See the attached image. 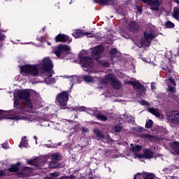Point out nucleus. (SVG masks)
Masks as SVG:
<instances>
[{"label":"nucleus","mask_w":179,"mask_h":179,"mask_svg":"<svg viewBox=\"0 0 179 179\" xmlns=\"http://www.w3.org/2000/svg\"><path fill=\"white\" fill-rule=\"evenodd\" d=\"M52 68H54L52 61H51L49 57H45L40 64L22 66L21 67V71L27 75L38 76L40 71L41 73H48L49 72L52 71Z\"/></svg>","instance_id":"nucleus-1"},{"label":"nucleus","mask_w":179,"mask_h":179,"mask_svg":"<svg viewBox=\"0 0 179 179\" xmlns=\"http://www.w3.org/2000/svg\"><path fill=\"white\" fill-rule=\"evenodd\" d=\"M69 50H71L69 46L61 44L55 48L52 52L53 54H55L57 58H64V57L68 54V51H69Z\"/></svg>","instance_id":"nucleus-2"},{"label":"nucleus","mask_w":179,"mask_h":179,"mask_svg":"<svg viewBox=\"0 0 179 179\" xmlns=\"http://www.w3.org/2000/svg\"><path fill=\"white\" fill-rule=\"evenodd\" d=\"M108 82L112 83V86L114 87V89H116V90H120V89H121V86H122L121 82L115 80V76H114L113 74L105 76V79L102 80L101 83L106 84L108 83Z\"/></svg>","instance_id":"nucleus-3"},{"label":"nucleus","mask_w":179,"mask_h":179,"mask_svg":"<svg viewBox=\"0 0 179 179\" xmlns=\"http://www.w3.org/2000/svg\"><path fill=\"white\" fill-rule=\"evenodd\" d=\"M157 36H159V34H157L155 27H148L145 31H144V38L148 44H150L152 40L156 38Z\"/></svg>","instance_id":"nucleus-4"},{"label":"nucleus","mask_w":179,"mask_h":179,"mask_svg":"<svg viewBox=\"0 0 179 179\" xmlns=\"http://www.w3.org/2000/svg\"><path fill=\"white\" fill-rule=\"evenodd\" d=\"M69 101V93L66 91H63L57 96V101L62 107H65Z\"/></svg>","instance_id":"nucleus-5"},{"label":"nucleus","mask_w":179,"mask_h":179,"mask_svg":"<svg viewBox=\"0 0 179 179\" xmlns=\"http://www.w3.org/2000/svg\"><path fill=\"white\" fill-rule=\"evenodd\" d=\"M167 118L169 120L170 122H172V124H175V125H179V112L172 111L169 112L166 115Z\"/></svg>","instance_id":"nucleus-6"},{"label":"nucleus","mask_w":179,"mask_h":179,"mask_svg":"<svg viewBox=\"0 0 179 179\" xmlns=\"http://www.w3.org/2000/svg\"><path fill=\"white\" fill-rule=\"evenodd\" d=\"M80 62L83 64V68H93V66H94L93 59L87 56L81 57Z\"/></svg>","instance_id":"nucleus-7"},{"label":"nucleus","mask_w":179,"mask_h":179,"mask_svg":"<svg viewBox=\"0 0 179 179\" xmlns=\"http://www.w3.org/2000/svg\"><path fill=\"white\" fill-rule=\"evenodd\" d=\"M92 54L91 57L93 59H99L100 58V55L103 51H104V48H103V46L98 45L95 48H93L91 49Z\"/></svg>","instance_id":"nucleus-8"},{"label":"nucleus","mask_w":179,"mask_h":179,"mask_svg":"<svg viewBox=\"0 0 179 179\" xmlns=\"http://www.w3.org/2000/svg\"><path fill=\"white\" fill-rule=\"evenodd\" d=\"M52 73H54L53 71H49L48 73H41V76L44 78L47 85H52V83H55V78H52Z\"/></svg>","instance_id":"nucleus-9"},{"label":"nucleus","mask_w":179,"mask_h":179,"mask_svg":"<svg viewBox=\"0 0 179 179\" xmlns=\"http://www.w3.org/2000/svg\"><path fill=\"white\" fill-rule=\"evenodd\" d=\"M55 41L56 43H66V41H68V43H71L72 41V39L69 38L67 35L65 34H59L55 37Z\"/></svg>","instance_id":"nucleus-10"},{"label":"nucleus","mask_w":179,"mask_h":179,"mask_svg":"<svg viewBox=\"0 0 179 179\" xmlns=\"http://www.w3.org/2000/svg\"><path fill=\"white\" fill-rule=\"evenodd\" d=\"M73 36L75 37V38H79L80 37H83V36H88L89 37H94L96 34L89 33V32H85L82 31L80 29H77L75 32V34H73Z\"/></svg>","instance_id":"nucleus-11"},{"label":"nucleus","mask_w":179,"mask_h":179,"mask_svg":"<svg viewBox=\"0 0 179 179\" xmlns=\"http://www.w3.org/2000/svg\"><path fill=\"white\" fill-rule=\"evenodd\" d=\"M31 171L30 167L24 166L22 169L21 171L18 173V177L20 178H24L29 176V173Z\"/></svg>","instance_id":"nucleus-12"},{"label":"nucleus","mask_w":179,"mask_h":179,"mask_svg":"<svg viewBox=\"0 0 179 179\" xmlns=\"http://www.w3.org/2000/svg\"><path fill=\"white\" fill-rule=\"evenodd\" d=\"M128 29L131 33H138L139 31V25L135 21H133L129 24Z\"/></svg>","instance_id":"nucleus-13"},{"label":"nucleus","mask_w":179,"mask_h":179,"mask_svg":"<svg viewBox=\"0 0 179 179\" xmlns=\"http://www.w3.org/2000/svg\"><path fill=\"white\" fill-rule=\"evenodd\" d=\"M134 89L140 94H145V87L140 83L136 82Z\"/></svg>","instance_id":"nucleus-14"},{"label":"nucleus","mask_w":179,"mask_h":179,"mask_svg":"<svg viewBox=\"0 0 179 179\" xmlns=\"http://www.w3.org/2000/svg\"><path fill=\"white\" fill-rule=\"evenodd\" d=\"M17 96L20 100H29L30 99V92L28 91H22L17 94Z\"/></svg>","instance_id":"nucleus-15"},{"label":"nucleus","mask_w":179,"mask_h":179,"mask_svg":"<svg viewBox=\"0 0 179 179\" xmlns=\"http://www.w3.org/2000/svg\"><path fill=\"white\" fill-rule=\"evenodd\" d=\"M82 79L84 80V82H87V83H94V82H96V80H99V78L96 76L93 77L89 75L83 76Z\"/></svg>","instance_id":"nucleus-16"},{"label":"nucleus","mask_w":179,"mask_h":179,"mask_svg":"<svg viewBox=\"0 0 179 179\" xmlns=\"http://www.w3.org/2000/svg\"><path fill=\"white\" fill-rule=\"evenodd\" d=\"M143 2H145L146 3H149L150 6H155L157 8H159L160 6V1L159 0H142Z\"/></svg>","instance_id":"nucleus-17"},{"label":"nucleus","mask_w":179,"mask_h":179,"mask_svg":"<svg viewBox=\"0 0 179 179\" xmlns=\"http://www.w3.org/2000/svg\"><path fill=\"white\" fill-rule=\"evenodd\" d=\"M95 3H99V5L108 6L113 3V0H94Z\"/></svg>","instance_id":"nucleus-18"},{"label":"nucleus","mask_w":179,"mask_h":179,"mask_svg":"<svg viewBox=\"0 0 179 179\" xmlns=\"http://www.w3.org/2000/svg\"><path fill=\"white\" fill-rule=\"evenodd\" d=\"M170 145L175 153H176V155H179V143L177 141H173L171 143Z\"/></svg>","instance_id":"nucleus-19"},{"label":"nucleus","mask_w":179,"mask_h":179,"mask_svg":"<svg viewBox=\"0 0 179 179\" xmlns=\"http://www.w3.org/2000/svg\"><path fill=\"white\" fill-rule=\"evenodd\" d=\"M29 146V142L27 141V136H23L22 138L21 143L19 145V148H27Z\"/></svg>","instance_id":"nucleus-20"},{"label":"nucleus","mask_w":179,"mask_h":179,"mask_svg":"<svg viewBox=\"0 0 179 179\" xmlns=\"http://www.w3.org/2000/svg\"><path fill=\"white\" fill-rule=\"evenodd\" d=\"M172 16L176 20H179V7H174L172 13Z\"/></svg>","instance_id":"nucleus-21"},{"label":"nucleus","mask_w":179,"mask_h":179,"mask_svg":"<svg viewBox=\"0 0 179 179\" xmlns=\"http://www.w3.org/2000/svg\"><path fill=\"white\" fill-rule=\"evenodd\" d=\"M131 152H133V153L136 154L139 153L140 150H142V146L139 145H136L134 147L130 148Z\"/></svg>","instance_id":"nucleus-22"},{"label":"nucleus","mask_w":179,"mask_h":179,"mask_svg":"<svg viewBox=\"0 0 179 179\" xmlns=\"http://www.w3.org/2000/svg\"><path fill=\"white\" fill-rule=\"evenodd\" d=\"M94 133L95 134L96 138L99 139H103L104 138V134L101 133V131L99 129H94Z\"/></svg>","instance_id":"nucleus-23"},{"label":"nucleus","mask_w":179,"mask_h":179,"mask_svg":"<svg viewBox=\"0 0 179 179\" xmlns=\"http://www.w3.org/2000/svg\"><path fill=\"white\" fill-rule=\"evenodd\" d=\"M148 111L149 113H151V114H152L153 115H155V117H157V118H160V113H159V111H157L155 108H150L148 109Z\"/></svg>","instance_id":"nucleus-24"},{"label":"nucleus","mask_w":179,"mask_h":179,"mask_svg":"<svg viewBox=\"0 0 179 179\" xmlns=\"http://www.w3.org/2000/svg\"><path fill=\"white\" fill-rule=\"evenodd\" d=\"M173 72L171 71H169L167 70V73L166 75L168 76V77L169 78V82H171V83L172 85H173L174 86H176V80H174V78H173V76H171V75H173Z\"/></svg>","instance_id":"nucleus-25"},{"label":"nucleus","mask_w":179,"mask_h":179,"mask_svg":"<svg viewBox=\"0 0 179 179\" xmlns=\"http://www.w3.org/2000/svg\"><path fill=\"white\" fill-rule=\"evenodd\" d=\"M59 166V162L58 161H52L49 163V167L50 169H57Z\"/></svg>","instance_id":"nucleus-26"},{"label":"nucleus","mask_w":179,"mask_h":179,"mask_svg":"<svg viewBox=\"0 0 179 179\" xmlns=\"http://www.w3.org/2000/svg\"><path fill=\"white\" fill-rule=\"evenodd\" d=\"M144 155L146 159H152V157H153V152H152L150 150L147 149L144 152Z\"/></svg>","instance_id":"nucleus-27"},{"label":"nucleus","mask_w":179,"mask_h":179,"mask_svg":"<svg viewBox=\"0 0 179 179\" xmlns=\"http://www.w3.org/2000/svg\"><path fill=\"white\" fill-rule=\"evenodd\" d=\"M51 160H53L54 162H59L61 160V155L58 153L53 154L51 156Z\"/></svg>","instance_id":"nucleus-28"},{"label":"nucleus","mask_w":179,"mask_h":179,"mask_svg":"<svg viewBox=\"0 0 179 179\" xmlns=\"http://www.w3.org/2000/svg\"><path fill=\"white\" fill-rule=\"evenodd\" d=\"M114 131L117 133L121 132V131H122V124L118 123L117 124H116L114 127Z\"/></svg>","instance_id":"nucleus-29"},{"label":"nucleus","mask_w":179,"mask_h":179,"mask_svg":"<svg viewBox=\"0 0 179 179\" xmlns=\"http://www.w3.org/2000/svg\"><path fill=\"white\" fill-rule=\"evenodd\" d=\"M8 171H10V173H17V171H19V168H17V166L13 165L8 169Z\"/></svg>","instance_id":"nucleus-30"},{"label":"nucleus","mask_w":179,"mask_h":179,"mask_svg":"<svg viewBox=\"0 0 179 179\" xmlns=\"http://www.w3.org/2000/svg\"><path fill=\"white\" fill-rule=\"evenodd\" d=\"M96 117L97 120H101V121H107V116L103 115L101 114H97Z\"/></svg>","instance_id":"nucleus-31"},{"label":"nucleus","mask_w":179,"mask_h":179,"mask_svg":"<svg viewBox=\"0 0 179 179\" xmlns=\"http://www.w3.org/2000/svg\"><path fill=\"white\" fill-rule=\"evenodd\" d=\"M165 26L167 29H174V23L171 22V21H168L166 22Z\"/></svg>","instance_id":"nucleus-32"},{"label":"nucleus","mask_w":179,"mask_h":179,"mask_svg":"<svg viewBox=\"0 0 179 179\" xmlns=\"http://www.w3.org/2000/svg\"><path fill=\"white\" fill-rule=\"evenodd\" d=\"M24 106L29 108H33V105L31 104V101H30V98H29L28 100H25Z\"/></svg>","instance_id":"nucleus-33"},{"label":"nucleus","mask_w":179,"mask_h":179,"mask_svg":"<svg viewBox=\"0 0 179 179\" xmlns=\"http://www.w3.org/2000/svg\"><path fill=\"white\" fill-rule=\"evenodd\" d=\"M153 127V121L150 120L145 123V128L150 129Z\"/></svg>","instance_id":"nucleus-34"},{"label":"nucleus","mask_w":179,"mask_h":179,"mask_svg":"<svg viewBox=\"0 0 179 179\" xmlns=\"http://www.w3.org/2000/svg\"><path fill=\"white\" fill-rule=\"evenodd\" d=\"M128 118H129V120H128L129 124H131V123L134 124L135 122V117H134V116L129 115Z\"/></svg>","instance_id":"nucleus-35"},{"label":"nucleus","mask_w":179,"mask_h":179,"mask_svg":"<svg viewBox=\"0 0 179 179\" xmlns=\"http://www.w3.org/2000/svg\"><path fill=\"white\" fill-rule=\"evenodd\" d=\"M20 104V102L19 101V99H14V107H15V108H19Z\"/></svg>","instance_id":"nucleus-36"},{"label":"nucleus","mask_w":179,"mask_h":179,"mask_svg":"<svg viewBox=\"0 0 179 179\" xmlns=\"http://www.w3.org/2000/svg\"><path fill=\"white\" fill-rule=\"evenodd\" d=\"M73 81L74 82V83H80V77H73Z\"/></svg>","instance_id":"nucleus-37"},{"label":"nucleus","mask_w":179,"mask_h":179,"mask_svg":"<svg viewBox=\"0 0 179 179\" xmlns=\"http://www.w3.org/2000/svg\"><path fill=\"white\" fill-rule=\"evenodd\" d=\"M69 125H70L71 127H69V129H73L74 128H76V123L73 122H71Z\"/></svg>","instance_id":"nucleus-38"},{"label":"nucleus","mask_w":179,"mask_h":179,"mask_svg":"<svg viewBox=\"0 0 179 179\" xmlns=\"http://www.w3.org/2000/svg\"><path fill=\"white\" fill-rule=\"evenodd\" d=\"M145 179H155V174L150 173V174L146 175Z\"/></svg>","instance_id":"nucleus-39"},{"label":"nucleus","mask_w":179,"mask_h":179,"mask_svg":"<svg viewBox=\"0 0 179 179\" xmlns=\"http://www.w3.org/2000/svg\"><path fill=\"white\" fill-rule=\"evenodd\" d=\"M59 179H75V176H62Z\"/></svg>","instance_id":"nucleus-40"},{"label":"nucleus","mask_w":179,"mask_h":179,"mask_svg":"<svg viewBox=\"0 0 179 179\" xmlns=\"http://www.w3.org/2000/svg\"><path fill=\"white\" fill-rule=\"evenodd\" d=\"M110 54H111V55H114V54H117V49L116 48L111 49L110 51Z\"/></svg>","instance_id":"nucleus-41"},{"label":"nucleus","mask_w":179,"mask_h":179,"mask_svg":"<svg viewBox=\"0 0 179 179\" xmlns=\"http://www.w3.org/2000/svg\"><path fill=\"white\" fill-rule=\"evenodd\" d=\"M128 85H131V86H133V87L135 86L136 82L132 81V80H129L127 82Z\"/></svg>","instance_id":"nucleus-42"},{"label":"nucleus","mask_w":179,"mask_h":179,"mask_svg":"<svg viewBox=\"0 0 179 179\" xmlns=\"http://www.w3.org/2000/svg\"><path fill=\"white\" fill-rule=\"evenodd\" d=\"M151 89L152 90H156V83H151Z\"/></svg>","instance_id":"nucleus-43"},{"label":"nucleus","mask_w":179,"mask_h":179,"mask_svg":"<svg viewBox=\"0 0 179 179\" xmlns=\"http://www.w3.org/2000/svg\"><path fill=\"white\" fill-rule=\"evenodd\" d=\"M6 38V36H5V34L0 32V40H5Z\"/></svg>","instance_id":"nucleus-44"},{"label":"nucleus","mask_w":179,"mask_h":179,"mask_svg":"<svg viewBox=\"0 0 179 179\" xmlns=\"http://www.w3.org/2000/svg\"><path fill=\"white\" fill-rule=\"evenodd\" d=\"M50 176H52L54 178V179H57V178L58 177V173H50Z\"/></svg>","instance_id":"nucleus-45"},{"label":"nucleus","mask_w":179,"mask_h":179,"mask_svg":"<svg viewBox=\"0 0 179 179\" xmlns=\"http://www.w3.org/2000/svg\"><path fill=\"white\" fill-rule=\"evenodd\" d=\"M141 173H137L136 176H134V179H139L141 178Z\"/></svg>","instance_id":"nucleus-46"},{"label":"nucleus","mask_w":179,"mask_h":179,"mask_svg":"<svg viewBox=\"0 0 179 179\" xmlns=\"http://www.w3.org/2000/svg\"><path fill=\"white\" fill-rule=\"evenodd\" d=\"M150 9H151V10H159V7L151 6Z\"/></svg>","instance_id":"nucleus-47"},{"label":"nucleus","mask_w":179,"mask_h":179,"mask_svg":"<svg viewBox=\"0 0 179 179\" xmlns=\"http://www.w3.org/2000/svg\"><path fill=\"white\" fill-rule=\"evenodd\" d=\"M82 131L84 132H89V129L87 127H82Z\"/></svg>","instance_id":"nucleus-48"},{"label":"nucleus","mask_w":179,"mask_h":179,"mask_svg":"<svg viewBox=\"0 0 179 179\" xmlns=\"http://www.w3.org/2000/svg\"><path fill=\"white\" fill-rule=\"evenodd\" d=\"M6 172L5 171H0V176H6Z\"/></svg>","instance_id":"nucleus-49"},{"label":"nucleus","mask_w":179,"mask_h":179,"mask_svg":"<svg viewBox=\"0 0 179 179\" xmlns=\"http://www.w3.org/2000/svg\"><path fill=\"white\" fill-rule=\"evenodd\" d=\"M79 111H85L86 110V108L84 106H81L78 108Z\"/></svg>","instance_id":"nucleus-50"},{"label":"nucleus","mask_w":179,"mask_h":179,"mask_svg":"<svg viewBox=\"0 0 179 179\" xmlns=\"http://www.w3.org/2000/svg\"><path fill=\"white\" fill-rule=\"evenodd\" d=\"M2 148L3 149H8V144L7 143H3L2 144Z\"/></svg>","instance_id":"nucleus-51"},{"label":"nucleus","mask_w":179,"mask_h":179,"mask_svg":"<svg viewBox=\"0 0 179 179\" xmlns=\"http://www.w3.org/2000/svg\"><path fill=\"white\" fill-rule=\"evenodd\" d=\"M141 104L143 106H148V102L145 101V100H143V101H141Z\"/></svg>","instance_id":"nucleus-52"},{"label":"nucleus","mask_w":179,"mask_h":179,"mask_svg":"<svg viewBox=\"0 0 179 179\" xmlns=\"http://www.w3.org/2000/svg\"><path fill=\"white\" fill-rule=\"evenodd\" d=\"M168 91H169V92H174V87H169Z\"/></svg>","instance_id":"nucleus-53"},{"label":"nucleus","mask_w":179,"mask_h":179,"mask_svg":"<svg viewBox=\"0 0 179 179\" xmlns=\"http://www.w3.org/2000/svg\"><path fill=\"white\" fill-rule=\"evenodd\" d=\"M103 66H106V68H108V66H110V63H108V62L103 63Z\"/></svg>","instance_id":"nucleus-54"},{"label":"nucleus","mask_w":179,"mask_h":179,"mask_svg":"<svg viewBox=\"0 0 179 179\" xmlns=\"http://www.w3.org/2000/svg\"><path fill=\"white\" fill-rule=\"evenodd\" d=\"M134 131H136L137 132H141V127H135Z\"/></svg>","instance_id":"nucleus-55"},{"label":"nucleus","mask_w":179,"mask_h":179,"mask_svg":"<svg viewBox=\"0 0 179 179\" xmlns=\"http://www.w3.org/2000/svg\"><path fill=\"white\" fill-rule=\"evenodd\" d=\"M46 179H54V178L51 175H50L47 176Z\"/></svg>","instance_id":"nucleus-56"},{"label":"nucleus","mask_w":179,"mask_h":179,"mask_svg":"<svg viewBox=\"0 0 179 179\" xmlns=\"http://www.w3.org/2000/svg\"><path fill=\"white\" fill-rule=\"evenodd\" d=\"M123 37H124V38H128V37L129 36H128V34H125V35H123Z\"/></svg>","instance_id":"nucleus-57"},{"label":"nucleus","mask_w":179,"mask_h":179,"mask_svg":"<svg viewBox=\"0 0 179 179\" xmlns=\"http://www.w3.org/2000/svg\"><path fill=\"white\" fill-rule=\"evenodd\" d=\"M3 114V110H0V115H2Z\"/></svg>","instance_id":"nucleus-58"},{"label":"nucleus","mask_w":179,"mask_h":179,"mask_svg":"<svg viewBox=\"0 0 179 179\" xmlns=\"http://www.w3.org/2000/svg\"><path fill=\"white\" fill-rule=\"evenodd\" d=\"M136 156V157H139V159H141L142 157V155H137Z\"/></svg>","instance_id":"nucleus-59"},{"label":"nucleus","mask_w":179,"mask_h":179,"mask_svg":"<svg viewBox=\"0 0 179 179\" xmlns=\"http://www.w3.org/2000/svg\"><path fill=\"white\" fill-rule=\"evenodd\" d=\"M34 139H35V141H36V143H37V136H34Z\"/></svg>","instance_id":"nucleus-60"},{"label":"nucleus","mask_w":179,"mask_h":179,"mask_svg":"<svg viewBox=\"0 0 179 179\" xmlns=\"http://www.w3.org/2000/svg\"><path fill=\"white\" fill-rule=\"evenodd\" d=\"M88 114H90L91 115H92V114H93L94 115L96 114V112H92V113H88Z\"/></svg>","instance_id":"nucleus-61"},{"label":"nucleus","mask_w":179,"mask_h":179,"mask_svg":"<svg viewBox=\"0 0 179 179\" xmlns=\"http://www.w3.org/2000/svg\"><path fill=\"white\" fill-rule=\"evenodd\" d=\"M174 2H176V3H179V0H174Z\"/></svg>","instance_id":"nucleus-62"},{"label":"nucleus","mask_w":179,"mask_h":179,"mask_svg":"<svg viewBox=\"0 0 179 179\" xmlns=\"http://www.w3.org/2000/svg\"><path fill=\"white\" fill-rule=\"evenodd\" d=\"M130 146H131V148H135V146H134V144H133V143H131V144H130Z\"/></svg>","instance_id":"nucleus-63"},{"label":"nucleus","mask_w":179,"mask_h":179,"mask_svg":"<svg viewBox=\"0 0 179 179\" xmlns=\"http://www.w3.org/2000/svg\"><path fill=\"white\" fill-rule=\"evenodd\" d=\"M144 136H145V138H149V135H148V134H145Z\"/></svg>","instance_id":"nucleus-64"}]
</instances>
